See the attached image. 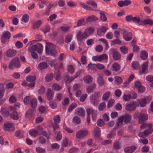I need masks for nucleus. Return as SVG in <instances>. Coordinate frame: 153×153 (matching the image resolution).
<instances>
[{"label": "nucleus", "mask_w": 153, "mask_h": 153, "mask_svg": "<svg viewBox=\"0 0 153 153\" xmlns=\"http://www.w3.org/2000/svg\"><path fill=\"white\" fill-rule=\"evenodd\" d=\"M46 44L45 51L47 53L53 56H55L57 54L56 51L55 50V45L49 42H47Z\"/></svg>", "instance_id": "f257e3e1"}, {"label": "nucleus", "mask_w": 153, "mask_h": 153, "mask_svg": "<svg viewBox=\"0 0 153 153\" xmlns=\"http://www.w3.org/2000/svg\"><path fill=\"white\" fill-rule=\"evenodd\" d=\"M21 66L20 60L19 58L16 57L13 58L10 62L8 68L10 69H12L13 66L17 68H19Z\"/></svg>", "instance_id": "f03ea898"}, {"label": "nucleus", "mask_w": 153, "mask_h": 153, "mask_svg": "<svg viewBox=\"0 0 153 153\" xmlns=\"http://www.w3.org/2000/svg\"><path fill=\"white\" fill-rule=\"evenodd\" d=\"M100 97V93L99 91H95L93 94L91 95L90 97L91 102L95 105L98 103L97 99Z\"/></svg>", "instance_id": "7ed1b4c3"}, {"label": "nucleus", "mask_w": 153, "mask_h": 153, "mask_svg": "<svg viewBox=\"0 0 153 153\" xmlns=\"http://www.w3.org/2000/svg\"><path fill=\"white\" fill-rule=\"evenodd\" d=\"M43 46L42 45L39 43H37L28 48V51L30 52L32 51H37L39 53H41L43 51Z\"/></svg>", "instance_id": "20e7f679"}, {"label": "nucleus", "mask_w": 153, "mask_h": 153, "mask_svg": "<svg viewBox=\"0 0 153 153\" xmlns=\"http://www.w3.org/2000/svg\"><path fill=\"white\" fill-rule=\"evenodd\" d=\"M120 31L123 34V39L126 41H129L132 38V34L130 32H128L125 29L123 28H119Z\"/></svg>", "instance_id": "39448f33"}, {"label": "nucleus", "mask_w": 153, "mask_h": 153, "mask_svg": "<svg viewBox=\"0 0 153 153\" xmlns=\"http://www.w3.org/2000/svg\"><path fill=\"white\" fill-rule=\"evenodd\" d=\"M9 108L10 111L11 112L10 114V117L14 120H17L19 119V117L17 112L16 111V108L11 106H10Z\"/></svg>", "instance_id": "423d86ee"}, {"label": "nucleus", "mask_w": 153, "mask_h": 153, "mask_svg": "<svg viewBox=\"0 0 153 153\" xmlns=\"http://www.w3.org/2000/svg\"><path fill=\"white\" fill-rule=\"evenodd\" d=\"M88 35L87 34V31L84 32V34L80 30H79L76 35L78 40L81 42L84 38H86Z\"/></svg>", "instance_id": "0eeeda50"}, {"label": "nucleus", "mask_w": 153, "mask_h": 153, "mask_svg": "<svg viewBox=\"0 0 153 153\" xmlns=\"http://www.w3.org/2000/svg\"><path fill=\"white\" fill-rule=\"evenodd\" d=\"M38 134L40 135L41 134L46 137L48 139L51 138V134L50 132L47 133L46 131H43V128L41 126H39L38 127Z\"/></svg>", "instance_id": "6e6552de"}, {"label": "nucleus", "mask_w": 153, "mask_h": 153, "mask_svg": "<svg viewBox=\"0 0 153 153\" xmlns=\"http://www.w3.org/2000/svg\"><path fill=\"white\" fill-rule=\"evenodd\" d=\"M111 53L112 54L113 59L115 60H119L121 58V54L115 49L111 48L110 50Z\"/></svg>", "instance_id": "1a4fd4ad"}, {"label": "nucleus", "mask_w": 153, "mask_h": 153, "mask_svg": "<svg viewBox=\"0 0 153 153\" xmlns=\"http://www.w3.org/2000/svg\"><path fill=\"white\" fill-rule=\"evenodd\" d=\"M88 134V131L86 130H81L78 131L76 134V136L78 139L83 138Z\"/></svg>", "instance_id": "9d476101"}, {"label": "nucleus", "mask_w": 153, "mask_h": 153, "mask_svg": "<svg viewBox=\"0 0 153 153\" xmlns=\"http://www.w3.org/2000/svg\"><path fill=\"white\" fill-rule=\"evenodd\" d=\"M54 95V92L51 89L48 88L46 93L47 99L48 100H51L53 98Z\"/></svg>", "instance_id": "9b49d317"}, {"label": "nucleus", "mask_w": 153, "mask_h": 153, "mask_svg": "<svg viewBox=\"0 0 153 153\" xmlns=\"http://www.w3.org/2000/svg\"><path fill=\"white\" fill-rule=\"evenodd\" d=\"M4 129L6 131L11 132L14 130V128L13 126V123L7 122L4 124Z\"/></svg>", "instance_id": "f8f14e48"}, {"label": "nucleus", "mask_w": 153, "mask_h": 153, "mask_svg": "<svg viewBox=\"0 0 153 153\" xmlns=\"http://www.w3.org/2000/svg\"><path fill=\"white\" fill-rule=\"evenodd\" d=\"M16 50L10 49H9L6 52L5 55L8 57L11 58L16 55Z\"/></svg>", "instance_id": "ddd939ff"}, {"label": "nucleus", "mask_w": 153, "mask_h": 153, "mask_svg": "<svg viewBox=\"0 0 153 153\" xmlns=\"http://www.w3.org/2000/svg\"><path fill=\"white\" fill-rule=\"evenodd\" d=\"M148 62L146 61L142 65V68L141 70L139 71V74H145L148 72L147 68L148 67Z\"/></svg>", "instance_id": "4468645a"}, {"label": "nucleus", "mask_w": 153, "mask_h": 153, "mask_svg": "<svg viewBox=\"0 0 153 153\" xmlns=\"http://www.w3.org/2000/svg\"><path fill=\"white\" fill-rule=\"evenodd\" d=\"M75 113L76 115L83 117L85 114V110L82 108H79L76 109Z\"/></svg>", "instance_id": "2eb2a0df"}, {"label": "nucleus", "mask_w": 153, "mask_h": 153, "mask_svg": "<svg viewBox=\"0 0 153 153\" xmlns=\"http://www.w3.org/2000/svg\"><path fill=\"white\" fill-rule=\"evenodd\" d=\"M136 107V105L134 103H131L127 104L125 107L126 109L128 111H134Z\"/></svg>", "instance_id": "dca6fc26"}, {"label": "nucleus", "mask_w": 153, "mask_h": 153, "mask_svg": "<svg viewBox=\"0 0 153 153\" xmlns=\"http://www.w3.org/2000/svg\"><path fill=\"white\" fill-rule=\"evenodd\" d=\"M148 119V115L147 114L143 113L141 114L139 119L138 122L141 123L145 122Z\"/></svg>", "instance_id": "f3484780"}, {"label": "nucleus", "mask_w": 153, "mask_h": 153, "mask_svg": "<svg viewBox=\"0 0 153 153\" xmlns=\"http://www.w3.org/2000/svg\"><path fill=\"white\" fill-rule=\"evenodd\" d=\"M136 146H132L131 147H128L124 149L125 153H132L136 149Z\"/></svg>", "instance_id": "a211bd4d"}, {"label": "nucleus", "mask_w": 153, "mask_h": 153, "mask_svg": "<svg viewBox=\"0 0 153 153\" xmlns=\"http://www.w3.org/2000/svg\"><path fill=\"white\" fill-rule=\"evenodd\" d=\"M10 32L7 31L4 32L3 33V37L1 39V42L3 43H4L5 41L4 40V38L6 39H9L10 37Z\"/></svg>", "instance_id": "6ab92c4d"}, {"label": "nucleus", "mask_w": 153, "mask_h": 153, "mask_svg": "<svg viewBox=\"0 0 153 153\" xmlns=\"http://www.w3.org/2000/svg\"><path fill=\"white\" fill-rule=\"evenodd\" d=\"M123 119L125 123L126 124H128L131 121V116L129 114H125L123 115Z\"/></svg>", "instance_id": "aec40b11"}, {"label": "nucleus", "mask_w": 153, "mask_h": 153, "mask_svg": "<svg viewBox=\"0 0 153 153\" xmlns=\"http://www.w3.org/2000/svg\"><path fill=\"white\" fill-rule=\"evenodd\" d=\"M107 29L104 26H102L100 28H97V33L98 36H101V33H105L106 32Z\"/></svg>", "instance_id": "412c9836"}, {"label": "nucleus", "mask_w": 153, "mask_h": 153, "mask_svg": "<svg viewBox=\"0 0 153 153\" xmlns=\"http://www.w3.org/2000/svg\"><path fill=\"white\" fill-rule=\"evenodd\" d=\"M111 67L112 71L117 72L120 70V66L118 63L115 62L112 64Z\"/></svg>", "instance_id": "4be33fe9"}, {"label": "nucleus", "mask_w": 153, "mask_h": 153, "mask_svg": "<svg viewBox=\"0 0 153 153\" xmlns=\"http://www.w3.org/2000/svg\"><path fill=\"white\" fill-rule=\"evenodd\" d=\"M98 19V18L96 16L93 15L87 17L86 19V21L87 22H95Z\"/></svg>", "instance_id": "5701e85b"}, {"label": "nucleus", "mask_w": 153, "mask_h": 153, "mask_svg": "<svg viewBox=\"0 0 153 153\" xmlns=\"http://www.w3.org/2000/svg\"><path fill=\"white\" fill-rule=\"evenodd\" d=\"M62 86L56 83H53L51 86L52 89L55 91H59L62 89Z\"/></svg>", "instance_id": "b1692460"}, {"label": "nucleus", "mask_w": 153, "mask_h": 153, "mask_svg": "<svg viewBox=\"0 0 153 153\" xmlns=\"http://www.w3.org/2000/svg\"><path fill=\"white\" fill-rule=\"evenodd\" d=\"M84 81L86 83H91L93 80L92 77L89 75H88L84 77Z\"/></svg>", "instance_id": "393cba45"}, {"label": "nucleus", "mask_w": 153, "mask_h": 153, "mask_svg": "<svg viewBox=\"0 0 153 153\" xmlns=\"http://www.w3.org/2000/svg\"><path fill=\"white\" fill-rule=\"evenodd\" d=\"M96 85L95 83H93L91 85L86 88V90L87 92L89 93L92 92L95 89Z\"/></svg>", "instance_id": "a878e982"}, {"label": "nucleus", "mask_w": 153, "mask_h": 153, "mask_svg": "<svg viewBox=\"0 0 153 153\" xmlns=\"http://www.w3.org/2000/svg\"><path fill=\"white\" fill-rule=\"evenodd\" d=\"M140 57L143 60H146L148 57L147 53L145 50L142 51L140 52Z\"/></svg>", "instance_id": "bb28decb"}, {"label": "nucleus", "mask_w": 153, "mask_h": 153, "mask_svg": "<svg viewBox=\"0 0 153 153\" xmlns=\"http://www.w3.org/2000/svg\"><path fill=\"white\" fill-rule=\"evenodd\" d=\"M133 22L141 25L142 23V21L141 20L139 16L133 17L132 21Z\"/></svg>", "instance_id": "cd10ccee"}, {"label": "nucleus", "mask_w": 153, "mask_h": 153, "mask_svg": "<svg viewBox=\"0 0 153 153\" xmlns=\"http://www.w3.org/2000/svg\"><path fill=\"white\" fill-rule=\"evenodd\" d=\"M121 146V144L118 141L115 142L113 144V148L116 150H118L120 149Z\"/></svg>", "instance_id": "c85d7f7f"}, {"label": "nucleus", "mask_w": 153, "mask_h": 153, "mask_svg": "<svg viewBox=\"0 0 153 153\" xmlns=\"http://www.w3.org/2000/svg\"><path fill=\"white\" fill-rule=\"evenodd\" d=\"M38 68L40 70H43L46 68L48 67V65L45 62L40 63L38 65Z\"/></svg>", "instance_id": "c756f323"}, {"label": "nucleus", "mask_w": 153, "mask_h": 153, "mask_svg": "<svg viewBox=\"0 0 153 153\" xmlns=\"http://www.w3.org/2000/svg\"><path fill=\"white\" fill-rule=\"evenodd\" d=\"M123 120V115H122L118 118L117 122L116 123V125L117 127L122 125Z\"/></svg>", "instance_id": "7c9ffc66"}, {"label": "nucleus", "mask_w": 153, "mask_h": 153, "mask_svg": "<svg viewBox=\"0 0 153 153\" xmlns=\"http://www.w3.org/2000/svg\"><path fill=\"white\" fill-rule=\"evenodd\" d=\"M54 75L53 73H51L46 76L45 78V81L47 82L50 81L53 77Z\"/></svg>", "instance_id": "2f4dec72"}, {"label": "nucleus", "mask_w": 153, "mask_h": 153, "mask_svg": "<svg viewBox=\"0 0 153 153\" xmlns=\"http://www.w3.org/2000/svg\"><path fill=\"white\" fill-rule=\"evenodd\" d=\"M29 133L31 136L35 137L38 134V131L34 129H31L29 130Z\"/></svg>", "instance_id": "473e14b6"}, {"label": "nucleus", "mask_w": 153, "mask_h": 153, "mask_svg": "<svg viewBox=\"0 0 153 153\" xmlns=\"http://www.w3.org/2000/svg\"><path fill=\"white\" fill-rule=\"evenodd\" d=\"M26 80L29 82H35L36 79V76H31L28 75L27 76L26 78Z\"/></svg>", "instance_id": "72a5a7b5"}, {"label": "nucleus", "mask_w": 153, "mask_h": 153, "mask_svg": "<svg viewBox=\"0 0 153 153\" xmlns=\"http://www.w3.org/2000/svg\"><path fill=\"white\" fill-rule=\"evenodd\" d=\"M86 112L87 115L90 116L91 114L92 115L95 116L96 115V112L92 108H88L86 109Z\"/></svg>", "instance_id": "f704fd0d"}, {"label": "nucleus", "mask_w": 153, "mask_h": 153, "mask_svg": "<svg viewBox=\"0 0 153 153\" xmlns=\"http://www.w3.org/2000/svg\"><path fill=\"white\" fill-rule=\"evenodd\" d=\"M117 129L116 128H112L110 131V133L107 135L108 138H111L113 136L115 135V130Z\"/></svg>", "instance_id": "c9c22d12"}, {"label": "nucleus", "mask_w": 153, "mask_h": 153, "mask_svg": "<svg viewBox=\"0 0 153 153\" xmlns=\"http://www.w3.org/2000/svg\"><path fill=\"white\" fill-rule=\"evenodd\" d=\"M42 24L40 20H38L36 22L34 23L33 25V29H36L39 27Z\"/></svg>", "instance_id": "e433bc0d"}, {"label": "nucleus", "mask_w": 153, "mask_h": 153, "mask_svg": "<svg viewBox=\"0 0 153 153\" xmlns=\"http://www.w3.org/2000/svg\"><path fill=\"white\" fill-rule=\"evenodd\" d=\"M132 66L133 68L135 70L139 69L140 65L139 62L136 61H133L131 63Z\"/></svg>", "instance_id": "4c0bfd02"}, {"label": "nucleus", "mask_w": 153, "mask_h": 153, "mask_svg": "<svg viewBox=\"0 0 153 153\" xmlns=\"http://www.w3.org/2000/svg\"><path fill=\"white\" fill-rule=\"evenodd\" d=\"M87 67L88 69L90 68L93 71H96L97 70L96 64H93L90 63L88 65Z\"/></svg>", "instance_id": "58836bf2"}, {"label": "nucleus", "mask_w": 153, "mask_h": 153, "mask_svg": "<svg viewBox=\"0 0 153 153\" xmlns=\"http://www.w3.org/2000/svg\"><path fill=\"white\" fill-rule=\"evenodd\" d=\"M146 103V100L145 98L141 99L139 100V103L140 106L141 107H143L145 106Z\"/></svg>", "instance_id": "ea45409f"}, {"label": "nucleus", "mask_w": 153, "mask_h": 153, "mask_svg": "<svg viewBox=\"0 0 153 153\" xmlns=\"http://www.w3.org/2000/svg\"><path fill=\"white\" fill-rule=\"evenodd\" d=\"M149 134L148 131L146 129L143 132H140L138 135L140 137H144L147 136Z\"/></svg>", "instance_id": "a19ab883"}, {"label": "nucleus", "mask_w": 153, "mask_h": 153, "mask_svg": "<svg viewBox=\"0 0 153 153\" xmlns=\"http://www.w3.org/2000/svg\"><path fill=\"white\" fill-rule=\"evenodd\" d=\"M143 23L144 25H153V21L151 19H146L143 21Z\"/></svg>", "instance_id": "79ce46f5"}, {"label": "nucleus", "mask_w": 153, "mask_h": 153, "mask_svg": "<svg viewBox=\"0 0 153 153\" xmlns=\"http://www.w3.org/2000/svg\"><path fill=\"white\" fill-rule=\"evenodd\" d=\"M100 19L102 21H106L107 20V18L104 12L100 11Z\"/></svg>", "instance_id": "37998d69"}, {"label": "nucleus", "mask_w": 153, "mask_h": 153, "mask_svg": "<svg viewBox=\"0 0 153 153\" xmlns=\"http://www.w3.org/2000/svg\"><path fill=\"white\" fill-rule=\"evenodd\" d=\"M120 49L121 52L124 54L127 53L128 51V49L125 46L120 47Z\"/></svg>", "instance_id": "c03bdc74"}, {"label": "nucleus", "mask_w": 153, "mask_h": 153, "mask_svg": "<svg viewBox=\"0 0 153 153\" xmlns=\"http://www.w3.org/2000/svg\"><path fill=\"white\" fill-rule=\"evenodd\" d=\"M72 121L74 123L78 124L80 123L81 120L79 117L76 116L74 117H73L72 120Z\"/></svg>", "instance_id": "a18cd8bd"}, {"label": "nucleus", "mask_w": 153, "mask_h": 153, "mask_svg": "<svg viewBox=\"0 0 153 153\" xmlns=\"http://www.w3.org/2000/svg\"><path fill=\"white\" fill-rule=\"evenodd\" d=\"M41 30L45 34L47 32L50 31V27L49 25H46L42 28Z\"/></svg>", "instance_id": "49530a36"}, {"label": "nucleus", "mask_w": 153, "mask_h": 153, "mask_svg": "<svg viewBox=\"0 0 153 153\" xmlns=\"http://www.w3.org/2000/svg\"><path fill=\"white\" fill-rule=\"evenodd\" d=\"M104 80L102 76H99L97 79V82L100 86H102L104 83Z\"/></svg>", "instance_id": "de8ad7c7"}, {"label": "nucleus", "mask_w": 153, "mask_h": 153, "mask_svg": "<svg viewBox=\"0 0 153 153\" xmlns=\"http://www.w3.org/2000/svg\"><path fill=\"white\" fill-rule=\"evenodd\" d=\"M106 106V105L105 102H101L99 105L98 109L100 111H102L105 108Z\"/></svg>", "instance_id": "09e8293b"}, {"label": "nucleus", "mask_w": 153, "mask_h": 153, "mask_svg": "<svg viewBox=\"0 0 153 153\" xmlns=\"http://www.w3.org/2000/svg\"><path fill=\"white\" fill-rule=\"evenodd\" d=\"M101 133V131L100 128L96 127L94 129V134L95 136H99Z\"/></svg>", "instance_id": "8fccbe9b"}, {"label": "nucleus", "mask_w": 153, "mask_h": 153, "mask_svg": "<svg viewBox=\"0 0 153 153\" xmlns=\"http://www.w3.org/2000/svg\"><path fill=\"white\" fill-rule=\"evenodd\" d=\"M37 102V101L36 99H33L31 100V106L32 108H34L36 106Z\"/></svg>", "instance_id": "3c124183"}, {"label": "nucleus", "mask_w": 153, "mask_h": 153, "mask_svg": "<svg viewBox=\"0 0 153 153\" xmlns=\"http://www.w3.org/2000/svg\"><path fill=\"white\" fill-rule=\"evenodd\" d=\"M77 105L76 103H73L70 105L68 109V112H71L73 109L76 107Z\"/></svg>", "instance_id": "603ef678"}, {"label": "nucleus", "mask_w": 153, "mask_h": 153, "mask_svg": "<svg viewBox=\"0 0 153 153\" xmlns=\"http://www.w3.org/2000/svg\"><path fill=\"white\" fill-rule=\"evenodd\" d=\"M29 19V17L27 14H24L22 18V20L25 22H28Z\"/></svg>", "instance_id": "864d4df0"}, {"label": "nucleus", "mask_w": 153, "mask_h": 153, "mask_svg": "<svg viewBox=\"0 0 153 153\" xmlns=\"http://www.w3.org/2000/svg\"><path fill=\"white\" fill-rule=\"evenodd\" d=\"M110 92L109 91H107L103 94L102 96V99L103 100H107L109 98L110 95Z\"/></svg>", "instance_id": "5fc2aeb1"}, {"label": "nucleus", "mask_w": 153, "mask_h": 153, "mask_svg": "<svg viewBox=\"0 0 153 153\" xmlns=\"http://www.w3.org/2000/svg\"><path fill=\"white\" fill-rule=\"evenodd\" d=\"M56 76L55 78L56 80L59 81L61 79V76L59 71H58L55 73Z\"/></svg>", "instance_id": "6e6d98bb"}, {"label": "nucleus", "mask_w": 153, "mask_h": 153, "mask_svg": "<svg viewBox=\"0 0 153 153\" xmlns=\"http://www.w3.org/2000/svg\"><path fill=\"white\" fill-rule=\"evenodd\" d=\"M1 112L2 113V114L5 117L7 116L9 113L8 111L5 108H3L1 109Z\"/></svg>", "instance_id": "4d7b16f0"}, {"label": "nucleus", "mask_w": 153, "mask_h": 153, "mask_svg": "<svg viewBox=\"0 0 153 153\" xmlns=\"http://www.w3.org/2000/svg\"><path fill=\"white\" fill-rule=\"evenodd\" d=\"M36 151L38 153H45V150L42 147H37L36 148Z\"/></svg>", "instance_id": "13d9d810"}, {"label": "nucleus", "mask_w": 153, "mask_h": 153, "mask_svg": "<svg viewBox=\"0 0 153 153\" xmlns=\"http://www.w3.org/2000/svg\"><path fill=\"white\" fill-rule=\"evenodd\" d=\"M149 147L146 146H144L141 148V150L142 152H149Z\"/></svg>", "instance_id": "bf43d9fd"}, {"label": "nucleus", "mask_w": 153, "mask_h": 153, "mask_svg": "<svg viewBox=\"0 0 153 153\" xmlns=\"http://www.w3.org/2000/svg\"><path fill=\"white\" fill-rule=\"evenodd\" d=\"M49 104V105L52 108L54 109L56 107V104L54 101H50Z\"/></svg>", "instance_id": "052dcab7"}, {"label": "nucleus", "mask_w": 153, "mask_h": 153, "mask_svg": "<svg viewBox=\"0 0 153 153\" xmlns=\"http://www.w3.org/2000/svg\"><path fill=\"white\" fill-rule=\"evenodd\" d=\"M45 92V88L43 85H41L38 91V93L40 94H43Z\"/></svg>", "instance_id": "680f3d73"}, {"label": "nucleus", "mask_w": 153, "mask_h": 153, "mask_svg": "<svg viewBox=\"0 0 153 153\" xmlns=\"http://www.w3.org/2000/svg\"><path fill=\"white\" fill-rule=\"evenodd\" d=\"M86 4L91 5L92 6L94 7H97V4L95 2L93 1L89 0L86 2Z\"/></svg>", "instance_id": "e2e57ef3"}, {"label": "nucleus", "mask_w": 153, "mask_h": 153, "mask_svg": "<svg viewBox=\"0 0 153 153\" xmlns=\"http://www.w3.org/2000/svg\"><path fill=\"white\" fill-rule=\"evenodd\" d=\"M63 94L61 93H58L56 96V100L58 101H60L62 99L63 97Z\"/></svg>", "instance_id": "0e129e2a"}, {"label": "nucleus", "mask_w": 153, "mask_h": 153, "mask_svg": "<svg viewBox=\"0 0 153 153\" xmlns=\"http://www.w3.org/2000/svg\"><path fill=\"white\" fill-rule=\"evenodd\" d=\"M114 102V100L113 99H111L108 101L107 105L108 108L112 107Z\"/></svg>", "instance_id": "69168bd1"}, {"label": "nucleus", "mask_w": 153, "mask_h": 153, "mask_svg": "<svg viewBox=\"0 0 153 153\" xmlns=\"http://www.w3.org/2000/svg\"><path fill=\"white\" fill-rule=\"evenodd\" d=\"M72 38V35L70 34H68L65 37V42L66 43L70 42Z\"/></svg>", "instance_id": "338daca9"}, {"label": "nucleus", "mask_w": 153, "mask_h": 153, "mask_svg": "<svg viewBox=\"0 0 153 153\" xmlns=\"http://www.w3.org/2000/svg\"><path fill=\"white\" fill-rule=\"evenodd\" d=\"M57 17V15L55 14H53L51 15L47 18V20L50 22L51 21L55 19Z\"/></svg>", "instance_id": "774afa93"}]
</instances>
